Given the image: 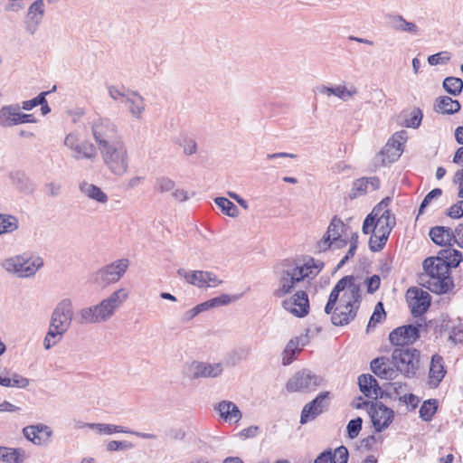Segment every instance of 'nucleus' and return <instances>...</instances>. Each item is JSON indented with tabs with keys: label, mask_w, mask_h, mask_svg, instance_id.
<instances>
[{
	"label": "nucleus",
	"mask_w": 463,
	"mask_h": 463,
	"mask_svg": "<svg viewBox=\"0 0 463 463\" xmlns=\"http://www.w3.org/2000/svg\"><path fill=\"white\" fill-rule=\"evenodd\" d=\"M323 268L322 262H316L310 258L307 260L287 259L274 268L277 288L272 294L282 298L290 294L295 288L305 279H312Z\"/></svg>",
	"instance_id": "nucleus-1"
},
{
	"label": "nucleus",
	"mask_w": 463,
	"mask_h": 463,
	"mask_svg": "<svg viewBox=\"0 0 463 463\" xmlns=\"http://www.w3.org/2000/svg\"><path fill=\"white\" fill-rule=\"evenodd\" d=\"M128 290L120 288L113 291L109 297L102 299L97 305L81 308L78 313L79 323L85 324H99L109 320L117 312V310L128 298Z\"/></svg>",
	"instance_id": "nucleus-2"
},
{
	"label": "nucleus",
	"mask_w": 463,
	"mask_h": 463,
	"mask_svg": "<svg viewBox=\"0 0 463 463\" xmlns=\"http://www.w3.org/2000/svg\"><path fill=\"white\" fill-rule=\"evenodd\" d=\"M422 265L425 273L420 276V285L436 294H444L451 288L453 282L444 259L430 257Z\"/></svg>",
	"instance_id": "nucleus-3"
},
{
	"label": "nucleus",
	"mask_w": 463,
	"mask_h": 463,
	"mask_svg": "<svg viewBox=\"0 0 463 463\" xmlns=\"http://www.w3.org/2000/svg\"><path fill=\"white\" fill-rule=\"evenodd\" d=\"M99 151L103 165L111 175L121 177L128 172L130 156L124 138L117 140Z\"/></svg>",
	"instance_id": "nucleus-4"
},
{
	"label": "nucleus",
	"mask_w": 463,
	"mask_h": 463,
	"mask_svg": "<svg viewBox=\"0 0 463 463\" xmlns=\"http://www.w3.org/2000/svg\"><path fill=\"white\" fill-rule=\"evenodd\" d=\"M390 198L382 200L369 213L364 221L362 231L368 234L371 231H376L377 233L390 235L396 224L394 214L388 208Z\"/></svg>",
	"instance_id": "nucleus-5"
},
{
	"label": "nucleus",
	"mask_w": 463,
	"mask_h": 463,
	"mask_svg": "<svg viewBox=\"0 0 463 463\" xmlns=\"http://www.w3.org/2000/svg\"><path fill=\"white\" fill-rule=\"evenodd\" d=\"M362 301L361 286L351 285L347 293H344L331 317L335 326H345L356 317Z\"/></svg>",
	"instance_id": "nucleus-6"
},
{
	"label": "nucleus",
	"mask_w": 463,
	"mask_h": 463,
	"mask_svg": "<svg viewBox=\"0 0 463 463\" xmlns=\"http://www.w3.org/2000/svg\"><path fill=\"white\" fill-rule=\"evenodd\" d=\"M420 352L412 347H396L392 354V364L399 373L411 378L419 369Z\"/></svg>",
	"instance_id": "nucleus-7"
},
{
	"label": "nucleus",
	"mask_w": 463,
	"mask_h": 463,
	"mask_svg": "<svg viewBox=\"0 0 463 463\" xmlns=\"http://www.w3.org/2000/svg\"><path fill=\"white\" fill-rule=\"evenodd\" d=\"M91 133L98 149L123 139L118 125L109 118L99 117L91 123Z\"/></svg>",
	"instance_id": "nucleus-8"
},
{
	"label": "nucleus",
	"mask_w": 463,
	"mask_h": 463,
	"mask_svg": "<svg viewBox=\"0 0 463 463\" xmlns=\"http://www.w3.org/2000/svg\"><path fill=\"white\" fill-rule=\"evenodd\" d=\"M129 266L128 259H119L103 266L92 274V281L100 288L115 284L124 276Z\"/></svg>",
	"instance_id": "nucleus-9"
},
{
	"label": "nucleus",
	"mask_w": 463,
	"mask_h": 463,
	"mask_svg": "<svg viewBox=\"0 0 463 463\" xmlns=\"http://www.w3.org/2000/svg\"><path fill=\"white\" fill-rule=\"evenodd\" d=\"M43 265V260L40 257L24 259L23 257H14L6 260L3 267L9 272L16 273L19 277H31Z\"/></svg>",
	"instance_id": "nucleus-10"
},
{
	"label": "nucleus",
	"mask_w": 463,
	"mask_h": 463,
	"mask_svg": "<svg viewBox=\"0 0 463 463\" xmlns=\"http://www.w3.org/2000/svg\"><path fill=\"white\" fill-rule=\"evenodd\" d=\"M322 383V378L309 370L296 373L286 383L288 392L314 391Z\"/></svg>",
	"instance_id": "nucleus-11"
},
{
	"label": "nucleus",
	"mask_w": 463,
	"mask_h": 463,
	"mask_svg": "<svg viewBox=\"0 0 463 463\" xmlns=\"http://www.w3.org/2000/svg\"><path fill=\"white\" fill-rule=\"evenodd\" d=\"M345 229L343 221L335 216L330 222L327 230L322 239L317 242V249L319 252L326 251L334 243H339V246L346 245V240L342 239V233Z\"/></svg>",
	"instance_id": "nucleus-12"
},
{
	"label": "nucleus",
	"mask_w": 463,
	"mask_h": 463,
	"mask_svg": "<svg viewBox=\"0 0 463 463\" xmlns=\"http://www.w3.org/2000/svg\"><path fill=\"white\" fill-rule=\"evenodd\" d=\"M177 273L184 278L185 281L197 288H215L222 283V279L211 271L204 270H186L179 269Z\"/></svg>",
	"instance_id": "nucleus-13"
},
{
	"label": "nucleus",
	"mask_w": 463,
	"mask_h": 463,
	"mask_svg": "<svg viewBox=\"0 0 463 463\" xmlns=\"http://www.w3.org/2000/svg\"><path fill=\"white\" fill-rule=\"evenodd\" d=\"M72 317L73 307L71 300L64 298L61 300L53 309L50 325L52 326L53 328H59L61 331L62 330L66 333L71 325Z\"/></svg>",
	"instance_id": "nucleus-14"
},
{
	"label": "nucleus",
	"mask_w": 463,
	"mask_h": 463,
	"mask_svg": "<svg viewBox=\"0 0 463 463\" xmlns=\"http://www.w3.org/2000/svg\"><path fill=\"white\" fill-rule=\"evenodd\" d=\"M373 426L377 432L387 429L392 422L394 411L381 402H372L368 410Z\"/></svg>",
	"instance_id": "nucleus-15"
},
{
	"label": "nucleus",
	"mask_w": 463,
	"mask_h": 463,
	"mask_svg": "<svg viewBox=\"0 0 463 463\" xmlns=\"http://www.w3.org/2000/svg\"><path fill=\"white\" fill-rule=\"evenodd\" d=\"M420 337V330L416 326L407 325L393 329L389 335L392 345L397 347H407Z\"/></svg>",
	"instance_id": "nucleus-16"
},
{
	"label": "nucleus",
	"mask_w": 463,
	"mask_h": 463,
	"mask_svg": "<svg viewBox=\"0 0 463 463\" xmlns=\"http://www.w3.org/2000/svg\"><path fill=\"white\" fill-rule=\"evenodd\" d=\"M282 307L297 317H304L309 312L308 296L304 290H298L290 298L282 301Z\"/></svg>",
	"instance_id": "nucleus-17"
},
{
	"label": "nucleus",
	"mask_w": 463,
	"mask_h": 463,
	"mask_svg": "<svg viewBox=\"0 0 463 463\" xmlns=\"http://www.w3.org/2000/svg\"><path fill=\"white\" fill-rule=\"evenodd\" d=\"M223 364L222 363L209 364L194 361L188 368V375L191 379L215 378L222 374Z\"/></svg>",
	"instance_id": "nucleus-18"
},
{
	"label": "nucleus",
	"mask_w": 463,
	"mask_h": 463,
	"mask_svg": "<svg viewBox=\"0 0 463 463\" xmlns=\"http://www.w3.org/2000/svg\"><path fill=\"white\" fill-rule=\"evenodd\" d=\"M329 392H320L313 401L307 403L302 409L300 423L305 424L313 420L328 406Z\"/></svg>",
	"instance_id": "nucleus-19"
},
{
	"label": "nucleus",
	"mask_w": 463,
	"mask_h": 463,
	"mask_svg": "<svg viewBox=\"0 0 463 463\" xmlns=\"http://www.w3.org/2000/svg\"><path fill=\"white\" fill-rule=\"evenodd\" d=\"M407 298L410 299L411 313L414 317L424 314L430 306V294L419 288H411L407 291Z\"/></svg>",
	"instance_id": "nucleus-20"
},
{
	"label": "nucleus",
	"mask_w": 463,
	"mask_h": 463,
	"mask_svg": "<svg viewBox=\"0 0 463 463\" xmlns=\"http://www.w3.org/2000/svg\"><path fill=\"white\" fill-rule=\"evenodd\" d=\"M86 426L89 429L95 430L100 434L111 435L113 433H127L133 434L137 437L152 439H156V435L151 433L139 432L133 430H130L124 426L108 424V423H87Z\"/></svg>",
	"instance_id": "nucleus-21"
},
{
	"label": "nucleus",
	"mask_w": 463,
	"mask_h": 463,
	"mask_svg": "<svg viewBox=\"0 0 463 463\" xmlns=\"http://www.w3.org/2000/svg\"><path fill=\"white\" fill-rule=\"evenodd\" d=\"M370 367L373 373L382 379L393 380L397 377V370L394 369L392 361L385 356L373 359Z\"/></svg>",
	"instance_id": "nucleus-22"
},
{
	"label": "nucleus",
	"mask_w": 463,
	"mask_h": 463,
	"mask_svg": "<svg viewBox=\"0 0 463 463\" xmlns=\"http://www.w3.org/2000/svg\"><path fill=\"white\" fill-rule=\"evenodd\" d=\"M121 101L125 103L128 113L134 119L140 120L142 118L146 105L145 99L137 91L132 90L128 92L127 99Z\"/></svg>",
	"instance_id": "nucleus-23"
},
{
	"label": "nucleus",
	"mask_w": 463,
	"mask_h": 463,
	"mask_svg": "<svg viewBox=\"0 0 463 463\" xmlns=\"http://www.w3.org/2000/svg\"><path fill=\"white\" fill-rule=\"evenodd\" d=\"M44 15V3L43 0H36L34 1L28 9L27 18L29 20L27 24V31L33 34L40 23L42 22V19Z\"/></svg>",
	"instance_id": "nucleus-24"
},
{
	"label": "nucleus",
	"mask_w": 463,
	"mask_h": 463,
	"mask_svg": "<svg viewBox=\"0 0 463 463\" xmlns=\"http://www.w3.org/2000/svg\"><path fill=\"white\" fill-rule=\"evenodd\" d=\"M358 385L361 392L366 397L377 399L382 394V390L376 379L371 374H362L358 377Z\"/></svg>",
	"instance_id": "nucleus-25"
},
{
	"label": "nucleus",
	"mask_w": 463,
	"mask_h": 463,
	"mask_svg": "<svg viewBox=\"0 0 463 463\" xmlns=\"http://www.w3.org/2000/svg\"><path fill=\"white\" fill-rule=\"evenodd\" d=\"M215 409L218 411L220 416L227 422H238L242 413L238 406L230 401H222L217 404Z\"/></svg>",
	"instance_id": "nucleus-26"
},
{
	"label": "nucleus",
	"mask_w": 463,
	"mask_h": 463,
	"mask_svg": "<svg viewBox=\"0 0 463 463\" xmlns=\"http://www.w3.org/2000/svg\"><path fill=\"white\" fill-rule=\"evenodd\" d=\"M20 106L12 104L0 109V125L3 128H11L19 125Z\"/></svg>",
	"instance_id": "nucleus-27"
},
{
	"label": "nucleus",
	"mask_w": 463,
	"mask_h": 463,
	"mask_svg": "<svg viewBox=\"0 0 463 463\" xmlns=\"http://www.w3.org/2000/svg\"><path fill=\"white\" fill-rule=\"evenodd\" d=\"M431 241L439 246L451 247L453 244L454 235L452 229L445 226H435L430 230L429 233Z\"/></svg>",
	"instance_id": "nucleus-28"
},
{
	"label": "nucleus",
	"mask_w": 463,
	"mask_h": 463,
	"mask_svg": "<svg viewBox=\"0 0 463 463\" xmlns=\"http://www.w3.org/2000/svg\"><path fill=\"white\" fill-rule=\"evenodd\" d=\"M79 189L81 194L90 200H93L99 203L105 204L109 201V196L96 184H90L87 181H82Z\"/></svg>",
	"instance_id": "nucleus-29"
},
{
	"label": "nucleus",
	"mask_w": 463,
	"mask_h": 463,
	"mask_svg": "<svg viewBox=\"0 0 463 463\" xmlns=\"http://www.w3.org/2000/svg\"><path fill=\"white\" fill-rule=\"evenodd\" d=\"M351 285L360 286V284L356 283V279L354 276H345L339 279L329 295L328 300H330V304H336L340 293L342 291L347 293Z\"/></svg>",
	"instance_id": "nucleus-30"
},
{
	"label": "nucleus",
	"mask_w": 463,
	"mask_h": 463,
	"mask_svg": "<svg viewBox=\"0 0 463 463\" xmlns=\"http://www.w3.org/2000/svg\"><path fill=\"white\" fill-rule=\"evenodd\" d=\"M73 155L72 157L76 160H81V159H93L97 156V150L95 146L88 141L83 140L77 144L75 148L72 150Z\"/></svg>",
	"instance_id": "nucleus-31"
},
{
	"label": "nucleus",
	"mask_w": 463,
	"mask_h": 463,
	"mask_svg": "<svg viewBox=\"0 0 463 463\" xmlns=\"http://www.w3.org/2000/svg\"><path fill=\"white\" fill-rule=\"evenodd\" d=\"M430 378L431 382H434L436 385H438L446 374V370L444 368L443 358L435 354L432 356L430 366Z\"/></svg>",
	"instance_id": "nucleus-32"
},
{
	"label": "nucleus",
	"mask_w": 463,
	"mask_h": 463,
	"mask_svg": "<svg viewBox=\"0 0 463 463\" xmlns=\"http://www.w3.org/2000/svg\"><path fill=\"white\" fill-rule=\"evenodd\" d=\"M435 109L443 114H454L460 109V104L450 97L443 96L437 99Z\"/></svg>",
	"instance_id": "nucleus-33"
},
{
	"label": "nucleus",
	"mask_w": 463,
	"mask_h": 463,
	"mask_svg": "<svg viewBox=\"0 0 463 463\" xmlns=\"http://www.w3.org/2000/svg\"><path fill=\"white\" fill-rule=\"evenodd\" d=\"M388 17L392 29L412 33H418V26L414 23L406 21L402 15H389Z\"/></svg>",
	"instance_id": "nucleus-34"
},
{
	"label": "nucleus",
	"mask_w": 463,
	"mask_h": 463,
	"mask_svg": "<svg viewBox=\"0 0 463 463\" xmlns=\"http://www.w3.org/2000/svg\"><path fill=\"white\" fill-rule=\"evenodd\" d=\"M12 184L15 185V187L23 192V193H32L33 190V186L30 179L26 176V175L21 171H15L10 173L9 175Z\"/></svg>",
	"instance_id": "nucleus-35"
},
{
	"label": "nucleus",
	"mask_w": 463,
	"mask_h": 463,
	"mask_svg": "<svg viewBox=\"0 0 463 463\" xmlns=\"http://www.w3.org/2000/svg\"><path fill=\"white\" fill-rule=\"evenodd\" d=\"M438 256L445 260V263L448 264L449 269H450V268L458 267L463 260L462 253L451 247L440 250Z\"/></svg>",
	"instance_id": "nucleus-36"
},
{
	"label": "nucleus",
	"mask_w": 463,
	"mask_h": 463,
	"mask_svg": "<svg viewBox=\"0 0 463 463\" xmlns=\"http://www.w3.org/2000/svg\"><path fill=\"white\" fill-rule=\"evenodd\" d=\"M26 457V452L22 448L5 447L2 461L5 463H24Z\"/></svg>",
	"instance_id": "nucleus-37"
},
{
	"label": "nucleus",
	"mask_w": 463,
	"mask_h": 463,
	"mask_svg": "<svg viewBox=\"0 0 463 463\" xmlns=\"http://www.w3.org/2000/svg\"><path fill=\"white\" fill-rule=\"evenodd\" d=\"M30 383L29 379L14 373L11 377H1L0 376V385L4 387H17L24 389Z\"/></svg>",
	"instance_id": "nucleus-38"
},
{
	"label": "nucleus",
	"mask_w": 463,
	"mask_h": 463,
	"mask_svg": "<svg viewBox=\"0 0 463 463\" xmlns=\"http://www.w3.org/2000/svg\"><path fill=\"white\" fill-rule=\"evenodd\" d=\"M64 331H61L59 328H53L52 326L49 325L48 331L43 339V346L46 350L51 349L56 345L62 338Z\"/></svg>",
	"instance_id": "nucleus-39"
},
{
	"label": "nucleus",
	"mask_w": 463,
	"mask_h": 463,
	"mask_svg": "<svg viewBox=\"0 0 463 463\" xmlns=\"http://www.w3.org/2000/svg\"><path fill=\"white\" fill-rule=\"evenodd\" d=\"M443 88L448 93L458 96L463 89V81L459 78L447 77L443 80Z\"/></svg>",
	"instance_id": "nucleus-40"
},
{
	"label": "nucleus",
	"mask_w": 463,
	"mask_h": 463,
	"mask_svg": "<svg viewBox=\"0 0 463 463\" xmlns=\"http://www.w3.org/2000/svg\"><path fill=\"white\" fill-rule=\"evenodd\" d=\"M299 346V339H291L288 345H286V348L283 352V358H282V364L283 365H288L290 364L293 360L295 359V354L300 349Z\"/></svg>",
	"instance_id": "nucleus-41"
},
{
	"label": "nucleus",
	"mask_w": 463,
	"mask_h": 463,
	"mask_svg": "<svg viewBox=\"0 0 463 463\" xmlns=\"http://www.w3.org/2000/svg\"><path fill=\"white\" fill-rule=\"evenodd\" d=\"M18 228L17 219L9 214H0V235L12 232Z\"/></svg>",
	"instance_id": "nucleus-42"
},
{
	"label": "nucleus",
	"mask_w": 463,
	"mask_h": 463,
	"mask_svg": "<svg viewBox=\"0 0 463 463\" xmlns=\"http://www.w3.org/2000/svg\"><path fill=\"white\" fill-rule=\"evenodd\" d=\"M215 203L222 209V212L231 217H236L239 214V209L237 206L224 197H216L214 199Z\"/></svg>",
	"instance_id": "nucleus-43"
},
{
	"label": "nucleus",
	"mask_w": 463,
	"mask_h": 463,
	"mask_svg": "<svg viewBox=\"0 0 463 463\" xmlns=\"http://www.w3.org/2000/svg\"><path fill=\"white\" fill-rule=\"evenodd\" d=\"M372 235L369 240V248L372 251L377 252L383 249L385 246L389 235L384 234V236H382V233H377L376 231H371Z\"/></svg>",
	"instance_id": "nucleus-44"
},
{
	"label": "nucleus",
	"mask_w": 463,
	"mask_h": 463,
	"mask_svg": "<svg viewBox=\"0 0 463 463\" xmlns=\"http://www.w3.org/2000/svg\"><path fill=\"white\" fill-rule=\"evenodd\" d=\"M407 140V133L404 130L396 132L392 136V142L397 143V146H395V151L392 153V161H396L401 155L402 154V146Z\"/></svg>",
	"instance_id": "nucleus-45"
},
{
	"label": "nucleus",
	"mask_w": 463,
	"mask_h": 463,
	"mask_svg": "<svg viewBox=\"0 0 463 463\" xmlns=\"http://www.w3.org/2000/svg\"><path fill=\"white\" fill-rule=\"evenodd\" d=\"M175 185V181L170 177L159 176L155 180L154 190L157 193L164 194L172 191Z\"/></svg>",
	"instance_id": "nucleus-46"
},
{
	"label": "nucleus",
	"mask_w": 463,
	"mask_h": 463,
	"mask_svg": "<svg viewBox=\"0 0 463 463\" xmlns=\"http://www.w3.org/2000/svg\"><path fill=\"white\" fill-rule=\"evenodd\" d=\"M386 317V313L383 307V304L382 302H378L375 307L373 315L367 325V331L370 328L374 327L376 324L382 323Z\"/></svg>",
	"instance_id": "nucleus-47"
},
{
	"label": "nucleus",
	"mask_w": 463,
	"mask_h": 463,
	"mask_svg": "<svg viewBox=\"0 0 463 463\" xmlns=\"http://www.w3.org/2000/svg\"><path fill=\"white\" fill-rule=\"evenodd\" d=\"M368 182L365 177L355 180L353 183L352 189L349 193L350 199H355L367 193Z\"/></svg>",
	"instance_id": "nucleus-48"
},
{
	"label": "nucleus",
	"mask_w": 463,
	"mask_h": 463,
	"mask_svg": "<svg viewBox=\"0 0 463 463\" xmlns=\"http://www.w3.org/2000/svg\"><path fill=\"white\" fill-rule=\"evenodd\" d=\"M24 436L35 445H42L45 439L38 433L37 426L31 425L23 429Z\"/></svg>",
	"instance_id": "nucleus-49"
},
{
	"label": "nucleus",
	"mask_w": 463,
	"mask_h": 463,
	"mask_svg": "<svg viewBox=\"0 0 463 463\" xmlns=\"http://www.w3.org/2000/svg\"><path fill=\"white\" fill-rule=\"evenodd\" d=\"M437 411L436 401H427L424 402L421 407L420 408V417L426 421L431 420L432 416L435 414Z\"/></svg>",
	"instance_id": "nucleus-50"
},
{
	"label": "nucleus",
	"mask_w": 463,
	"mask_h": 463,
	"mask_svg": "<svg viewBox=\"0 0 463 463\" xmlns=\"http://www.w3.org/2000/svg\"><path fill=\"white\" fill-rule=\"evenodd\" d=\"M135 445L128 440H110L106 444V450L109 452L125 451L132 449Z\"/></svg>",
	"instance_id": "nucleus-51"
},
{
	"label": "nucleus",
	"mask_w": 463,
	"mask_h": 463,
	"mask_svg": "<svg viewBox=\"0 0 463 463\" xmlns=\"http://www.w3.org/2000/svg\"><path fill=\"white\" fill-rule=\"evenodd\" d=\"M357 94V90L354 87L347 89L345 86L337 85L335 87L334 96L339 98L342 100L346 101L353 96Z\"/></svg>",
	"instance_id": "nucleus-52"
},
{
	"label": "nucleus",
	"mask_w": 463,
	"mask_h": 463,
	"mask_svg": "<svg viewBox=\"0 0 463 463\" xmlns=\"http://www.w3.org/2000/svg\"><path fill=\"white\" fill-rule=\"evenodd\" d=\"M451 59V54L449 52H440L429 56L428 62L431 66L439 64H446Z\"/></svg>",
	"instance_id": "nucleus-53"
},
{
	"label": "nucleus",
	"mask_w": 463,
	"mask_h": 463,
	"mask_svg": "<svg viewBox=\"0 0 463 463\" xmlns=\"http://www.w3.org/2000/svg\"><path fill=\"white\" fill-rule=\"evenodd\" d=\"M363 420L360 417L351 420L346 427L348 437L354 439L359 435L362 429Z\"/></svg>",
	"instance_id": "nucleus-54"
},
{
	"label": "nucleus",
	"mask_w": 463,
	"mask_h": 463,
	"mask_svg": "<svg viewBox=\"0 0 463 463\" xmlns=\"http://www.w3.org/2000/svg\"><path fill=\"white\" fill-rule=\"evenodd\" d=\"M109 95L113 100H118L122 99V100L127 99L128 92L131 90H127L125 87H117V86H109Z\"/></svg>",
	"instance_id": "nucleus-55"
},
{
	"label": "nucleus",
	"mask_w": 463,
	"mask_h": 463,
	"mask_svg": "<svg viewBox=\"0 0 463 463\" xmlns=\"http://www.w3.org/2000/svg\"><path fill=\"white\" fill-rule=\"evenodd\" d=\"M348 449L345 446H340L332 452L333 463H347L348 461Z\"/></svg>",
	"instance_id": "nucleus-56"
},
{
	"label": "nucleus",
	"mask_w": 463,
	"mask_h": 463,
	"mask_svg": "<svg viewBox=\"0 0 463 463\" xmlns=\"http://www.w3.org/2000/svg\"><path fill=\"white\" fill-rule=\"evenodd\" d=\"M442 194V190L440 188H434L430 193L427 194V195L422 200L420 208H419V214H422L424 212V209L430 204V203L434 199Z\"/></svg>",
	"instance_id": "nucleus-57"
},
{
	"label": "nucleus",
	"mask_w": 463,
	"mask_h": 463,
	"mask_svg": "<svg viewBox=\"0 0 463 463\" xmlns=\"http://www.w3.org/2000/svg\"><path fill=\"white\" fill-rule=\"evenodd\" d=\"M422 119V112L420 109H415L412 110L411 118L406 119V127L417 128Z\"/></svg>",
	"instance_id": "nucleus-58"
},
{
	"label": "nucleus",
	"mask_w": 463,
	"mask_h": 463,
	"mask_svg": "<svg viewBox=\"0 0 463 463\" xmlns=\"http://www.w3.org/2000/svg\"><path fill=\"white\" fill-rule=\"evenodd\" d=\"M447 215L453 219L463 216V200L458 201L447 210Z\"/></svg>",
	"instance_id": "nucleus-59"
},
{
	"label": "nucleus",
	"mask_w": 463,
	"mask_h": 463,
	"mask_svg": "<svg viewBox=\"0 0 463 463\" xmlns=\"http://www.w3.org/2000/svg\"><path fill=\"white\" fill-rule=\"evenodd\" d=\"M364 283L367 287V292L369 294H373L379 288L381 284V279L378 275H373L367 278Z\"/></svg>",
	"instance_id": "nucleus-60"
},
{
	"label": "nucleus",
	"mask_w": 463,
	"mask_h": 463,
	"mask_svg": "<svg viewBox=\"0 0 463 463\" xmlns=\"http://www.w3.org/2000/svg\"><path fill=\"white\" fill-rule=\"evenodd\" d=\"M449 338L454 344L463 343V326L458 325L457 326L452 327Z\"/></svg>",
	"instance_id": "nucleus-61"
},
{
	"label": "nucleus",
	"mask_w": 463,
	"mask_h": 463,
	"mask_svg": "<svg viewBox=\"0 0 463 463\" xmlns=\"http://www.w3.org/2000/svg\"><path fill=\"white\" fill-rule=\"evenodd\" d=\"M212 307H216L219 306L228 305L232 301V298L227 294H222L220 297L213 298L209 299Z\"/></svg>",
	"instance_id": "nucleus-62"
},
{
	"label": "nucleus",
	"mask_w": 463,
	"mask_h": 463,
	"mask_svg": "<svg viewBox=\"0 0 463 463\" xmlns=\"http://www.w3.org/2000/svg\"><path fill=\"white\" fill-rule=\"evenodd\" d=\"M44 187L48 195L52 197L58 196L61 191V185L54 182L45 184Z\"/></svg>",
	"instance_id": "nucleus-63"
},
{
	"label": "nucleus",
	"mask_w": 463,
	"mask_h": 463,
	"mask_svg": "<svg viewBox=\"0 0 463 463\" xmlns=\"http://www.w3.org/2000/svg\"><path fill=\"white\" fill-rule=\"evenodd\" d=\"M452 234L454 235L453 243L463 248V223H459L455 230H452Z\"/></svg>",
	"instance_id": "nucleus-64"
}]
</instances>
